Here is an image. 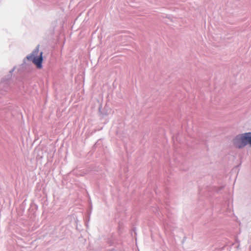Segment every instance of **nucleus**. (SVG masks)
Returning a JSON list of instances; mask_svg holds the SVG:
<instances>
[{"label":"nucleus","mask_w":251,"mask_h":251,"mask_svg":"<svg viewBox=\"0 0 251 251\" xmlns=\"http://www.w3.org/2000/svg\"><path fill=\"white\" fill-rule=\"evenodd\" d=\"M43 52L39 51V49L34 50L31 54L26 57L28 61H31L38 69L42 68Z\"/></svg>","instance_id":"obj_1"},{"label":"nucleus","mask_w":251,"mask_h":251,"mask_svg":"<svg viewBox=\"0 0 251 251\" xmlns=\"http://www.w3.org/2000/svg\"><path fill=\"white\" fill-rule=\"evenodd\" d=\"M236 141H251V132L239 134L236 136Z\"/></svg>","instance_id":"obj_2"},{"label":"nucleus","mask_w":251,"mask_h":251,"mask_svg":"<svg viewBox=\"0 0 251 251\" xmlns=\"http://www.w3.org/2000/svg\"><path fill=\"white\" fill-rule=\"evenodd\" d=\"M236 143H240V144H236L235 146L237 148H241L245 146L248 143L250 144L251 146V142H236Z\"/></svg>","instance_id":"obj_3"}]
</instances>
